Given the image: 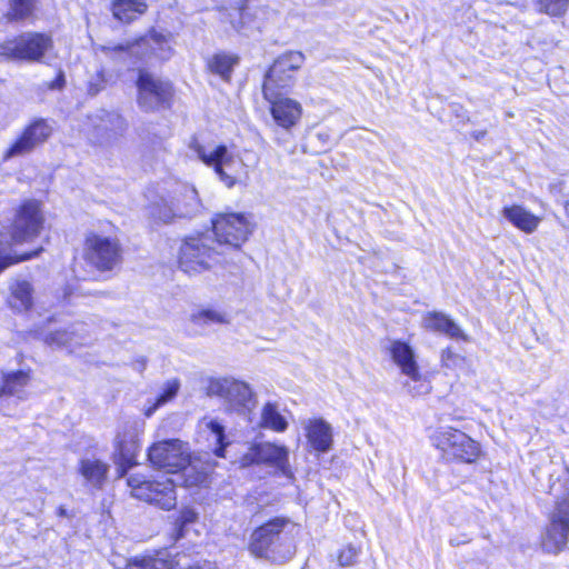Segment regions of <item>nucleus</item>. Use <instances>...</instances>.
I'll list each match as a JSON object with an SVG mask.
<instances>
[{"label": "nucleus", "mask_w": 569, "mask_h": 569, "mask_svg": "<svg viewBox=\"0 0 569 569\" xmlns=\"http://www.w3.org/2000/svg\"><path fill=\"white\" fill-rule=\"evenodd\" d=\"M52 47L43 33H24L0 46V57L11 60L39 61Z\"/></svg>", "instance_id": "ddd939ff"}, {"label": "nucleus", "mask_w": 569, "mask_h": 569, "mask_svg": "<svg viewBox=\"0 0 569 569\" xmlns=\"http://www.w3.org/2000/svg\"><path fill=\"white\" fill-rule=\"evenodd\" d=\"M43 342L51 348H66L70 352L79 346H86L91 342L92 338L88 328L83 323L72 325L68 330H41L36 331Z\"/></svg>", "instance_id": "aec40b11"}, {"label": "nucleus", "mask_w": 569, "mask_h": 569, "mask_svg": "<svg viewBox=\"0 0 569 569\" xmlns=\"http://www.w3.org/2000/svg\"><path fill=\"white\" fill-rule=\"evenodd\" d=\"M569 539V500L556 505L542 538V548L549 553L560 552Z\"/></svg>", "instance_id": "2eb2a0df"}, {"label": "nucleus", "mask_w": 569, "mask_h": 569, "mask_svg": "<svg viewBox=\"0 0 569 569\" xmlns=\"http://www.w3.org/2000/svg\"><path fill=\"white\" fill-rule=\"evenodd\" d=\"M52 126L43 119L31 122L3 153V160L30 153L52 133Z\"/></svg>", "instance_id": "f3484780"}, {"label": "nucleus", "mask_w": 569, "mask_h": 569, "mask_svg": "<svg viewBox=\"0 0 569 569\" xmlns=\"http://www.w3.org/2000/svg\"><path fill=\"white\" fill-rule=\"evenodd\" d=\"M144 0H114L112 3V13L121 22L129 23L147 11Z\"/></svg>", "instance_id": "7c9ffc66"}, {"label": "nucleus", "mask_w": 569, "mask_h": 569, "mask_svg": "<svg viewBox=\"0 0 569 569\" xmlns=\"http://www.w3.org/2000/svg\"><path fill=\"white\" fill-rule=\"evenodd\" d=\"M180 383L177 379L169 380L164 383L162 392L156 399V402L146 409V416L150 417L159 407L171 401L178 393Z\"/></svg>", "instance_id": "e433bc0d"}, {"label": "nucleus", "mask_w": 569, "mask_h": 569, "mask_svg": "<svg viewBox=\"0 0 569 569\" xmlns=\"http://www.w3.org/2000/svg\"><path fill=\"white\" fill-rule=\"evenodd\" d=\"M238 61V57L233 53L218 52L208 59L207 67L210 72L219 76L221 79L229 80Z\"/></svg>", "instance_id": "2f4dec72"}, {"label": "nucleus", "mask_w": 569, "mask_h": 569, "mask_svg": "<svg viewBox=\"0 0 569 569\" xmlns=\"http://www.w3.org/2000/svg\"><path fill=\"white\" fill-rule=\"evenodd\" d=\"M58 515L60 517H64V516H67V510L63 507H59Z\"/></svg>", "instance_id": "c03bdc74"}, {"label": "nucleus", "mask_w": 569, "mask_h": 569, "mask_svg": "<svg viewBox=\"0 0 569 569\" xmlns=\"http://www.w3.org/2000/svg\"><path fill=\"white\" fill-rule=\"evenodd\" d=\"M305 437L310 451L326 453L333 445V430L322 418H312L303 422Z\"/></svg>", "instance_id": "5701e85b"}, {"label": "nucleus", "mask_w": 569, "mask_h": 569, "mask_svg": "<svg viewBox=\"0 0 569 569\" xmlns=\"http://www.w3.org/2000/svg\"><path fill=\"white\" fill-rule=\"evenodd\" d=\"M198 520V512L190 507H183L179 510L178 516L173 520L172 536L174 540L184 537L186 528L188 525L194 523Z\"/></svg>", "instance_id": "f704fd0d"}, {"label": "nucleus", "mask_w": 569, "mask_h": 569, "mask_svg": "<svg viewBox=\"0 0 569 569\" xmlns=\"http://www.w3.org/2000/svg\"><path fill=\"white\" fill-rule=\"evenodd\" d=\"M502 216L513 227L528 234L535 232L541 222V218L519 204L505 207Z\"/></svg>", "instance_id": "bb28decb"}, {"label": "nucleus", "mask_w": 569, "mask_h": 569, "mask_svg": "<svg viewBox=\"0 0 569 569\" xmlns=\"http://www.w3.org/2000/svg\"><path fill=\"white\" fill-rule=\"evenodd\" d=\"M200 209L201 202L196 188L190 184H181L170 202L162 197L154 201L150 207V214L154 219L170 222L176 217H191L198 213Z\"/></svg>", "instance_id": "9b49d317"}, {"label": "nucleus", "mask_w": 569, "mask_h": 569, "mask_svg": "<svg viewBox=\"0 0 569 569\" xmlns=\"http://www.w3.org/2000/svg\"><path fill=\"white\" fill-rule=\"evenodd\" d=\"M422 327L430 331L441 332L450 338L467 340L460 327L442 312H427L422 316Z\"/></svg>", "instance_id": "cd10ccee"}, {"label": "nucleus", "mask_w": 569, "mask_h": 569, "mask_svg": "<svg viewBox=\"0 0 569 569\" xmlns=\"http://www.w3.org/2000/svg\"><path fill=\"white\" fill-rule=\"evenodd\" d=\"M209 396L219 397L229 410L244 413L254 407L252 391L243 381L233 378H212L207 386Z\"/></svg>", "instance_id": "f8f14e48"}, {"label": "nucleus", "mask_w": 569, "mask_h": 569, "mask_svg": "<svg viewBox=\"0 0 569 569\" xmlns=\"http://www.w3.org/2000/svg\"><path fill=\"white\" fill-rule=\"evenodd\" d=\"M260 425L276 432H283L288 428L286 418L280 413L276 403L268 402L261 410Z\"/></svg>", "instance_id": "72a5a7b5"}, {"label": "nucleus", "mask_w": 569, "mask_h": 569, "mask_svg": "<svg viewBox=\"0 0 569 569\" xmlns=\"http://www.w3.org/2000/svg\"><path fill=\"white\" fill-rule=\"evenodd\" d=\"M148 458L156 468L163 469L168 473L183 478L186 487H193L206 481L208 468L198 467L196 458L191 457L190 447L179 439H170L153 443L148 451Z\"/></svg>", "instance_id": "7ed1b4c3"}, {"label": "nucleus", "mask_w": 569, "mask_h": 569, "mask_svg": "<svg viewBox=\"0 0 569 569\" xmlns=\"http://www.w3.org/2000/svg\"><path fill=\"white\" fill-rule=\"evenodd\" d=\"M137 452L138 441L133 431H123L117 436L113 462L120 478L124 477L128 470L136 465Z\"/></svg>", "instance_id": "393cba45"}, {"label": "nucleus", "mask_w": 569, "mask_h": 569, "mask_svg": "<svg viewBox=\"0 0 569 569\" xmlns=\"http://www.w3.org/2000/svg\"><path fill=\"white\" fill-rule=\"evenodd\" d=\"M189 147L198 159L213 169L226 187L232 188L248 180L249 166L234 149L214 143L203 146L197 140L191 141Z\"/></svg>", "instance_id": "20e7f679"}, {"label": "nucleus", "mask_w": 569, "mask_h": 569, "mask_svg": "<svg viewBox=\"0 0 569 569\" xmlns=\"http://www.w3.org/2000/svg\"><path fill=\"white\" fill-rule=\"evenodd\" d=\"M138 102L146 110L163 106L172 94L171 84L148 72H140L138 81Z\"/></svg>", "instance_id": "6ab92c4d"}, {"label": "nucleus", "mask_w": 569, "mask_h": 569, "mask_svg": "<svg viewBox=\"0 0 569 569\" xmlns=\"http://www.w3.org/2000/svg\"><path fill=\"white\" fill-rule=\"evenodd\" d=\"M110 466L97 458L87 456L79 460L77 472L82 479V485L91 490H100L107 482Z\"/></svg>", "instance_id": "b1692460"}, {"label": "nucleus", "mask_w": 569, "mask_h": 569, "mask_svg": "<svg viewBox=\"0 0 569 569\" xmlns=\"http://www.w3.org/2000/svg\"><path fill=\"white\" fill-rule=\"evenodd\" d=\"M430 440L446 460L473 463L481 456L479 442L450 426L438 427L432 432Z\"/></svg>", "instance_id": "0eeeda50"}, {"label": "nucleus", "mask_w": 569, "mask_h": 569, "mask_svg": "<svg viewBox=\"0 0 569 569\" xmlns=\"http://www.w3.org/2000/svg\"><path fill=\"white\" fill-rule=\"evenodd\" d=\"M387 351L403 378L401 383L406 392L418 397L431 391V382L421 371L416 352L408 342L398 339L390 340Z\"/></svg>", "instance_id": "423d86ee"}, {"label": "nucleus", "mask_w": 569, "mask_h": 569, "mask_svg": "<svg viewBox=\"0 0 569 569\" xmlns=\"http://www.w3.org/2000/svg\"><path fill=\"white\" fill-rule=\"evenodd\" d=\"M300 526L286 517H276L253 530L249 550L259 558L284 562L296 552Z\"/></svg>", "instance_id": "f03ea898"}, {"label": "nucleus", "mask_w": 569, "mask_h": 569, "mask_svg": "<svg viewBox=\"0 0 569 569\" xmlns=\"http://www.w3.org/2000/svg\"><path fill=\"white\" fill-rule=\"evenodd\" d=\"M10 290L9 303L13 309L23 311L30 308L32 302V288L28 281L17 280L11 284Z\"/></svg>", "instance_id": "473e14b6"}, {"label": "nucleus", "mask_w": 569, "mask_h": 569, "mask_svg": "<svg viewBox=\"0 0 569 569\" xmlns=\"http://www.w3.org/2000/svg\"><path fill=\"white\" fill-rule=\"evenodd\" d=\"M34 0H11L9 16L11 19H24L33 10Z\"/></svg>", "instance_id": "4c0bfd02"}, {"label": "nucleus", "mask_w": 569, "mask_h": 569, "mask_svg": "<svg viewBox=\"0 0 569 569\" xmlns=\"http://www.w3.org/2000/svg\"><path fill=\"white\" fill-rule=\"evenodd\" d=\"M97 119L99 122L92 121V133L88 132L93 143H109L116 137L117 131L123 129V119L117 113L102 111Z\"/></svg>", "instance_id": "a878e982"}, {"label": "nucleus", "mask_w": 569, "mask_h": 569, "mask_svg": "<svg viewBox=\"0 0 569 569\" xmlns=\"http://www.w3.org/2000/svg\"><path fill=\"white\" fill-rule=\"evenodd\" d=\"M191 321L197 326H207L212 323H227L228 315L216 309L198 310L191 315Z\"/></svg>", "instance_id": "c9c22d12"}, {"label": "nucleus", "mask_w": 569, "mask_h": 569, "mask_svg": "<svg viewBox=\"0 0 569 569\" xmlns=\"http://www.w3.org/2000/svg\"><path fill=\"white\" fill-rule=\"evenodd\" d=\"M176 483L174 479L164 476L157 480H147L141 475H131L128 478L132 497L164 510H171L176 507Z\"/></svg>", "instance_id": "1a4fd4ad"}, {"label": "nucleus", "mask_w": 569, "mask_h": 569, "mask_svg": "<svg viewBox=\"0 0 569 569\" xmlns=\"http://www.w3.org/2000/svg\"><path fill=\"white\" fill-rule=\"evenodd\" d=\"M263 96L270 103V112L278 126L289 129L299 121L302 108L297 100L277 94L271 87L263 88Z\"/></svg>", "instance_id": "412c9836"}, {"label": "nucleus", "mask_w": 569, "mask_h": 569, "mask_svg": "<svg viewBox=\"0 0 569 569\" xmlns=\"http://www.w3.org/2000/svg\"><path fill=\"white\" fill-rule=\"evenodd\" d=\"M129 569H181V560L168 550H159L152 555L136 557L127 562ZM187 569H218L214 563L204 561Z\"/></svg>", "instance_id": "4be33fe9"}, {"label": "nucleus", "mask_w": 569, "mask_h": 569, "mask_svg": "<svg viewBox=\"0 0 569 569\" xmlns=\"http://www.w3.org/2000/svg\"><path fill=\"white\" fill-rule=\"evenodd\" d=\"M465 362V358L456 352H453L450 348L442 350L441 352V365L442 367L455 370L460 368Z\"/></svg>", "instance_id": "ea45409f"}, {"label": "nucleus", "mask_w": 569, "mask_h": 569, "mask_svg": "<svg viewBox=\"0 0 569 569\" xmlns=\"http://www.w3.org/2000/svg\"><path fill=\"white\" fill-rule=\"evenodd\" d=\"M30 381V370H18L3 377V385L0 388V399L4 396L24 398V388Z\"/></svg>", "instance_id": "c756f323"}, {"label": "nucleus", "mask_w": 569, "mask_h": 569, "mask_svg": "<svg viewBox=\"0 0 569 569\" xmlns=\"http://www.w3.org/2000/svg\"><path fill=\"white\" fill-rule=\"evenodd\" d=\"M305 56L300 51H289L278 57L270 67L263 88H289L295 80V72L301 68Z\"/></svg>", "instance_id": "a211bd4d"}, {"label": "nucleus", "mask_w": 569, "mask_h": 569, "mask_svg": "<svg viewBox=\"0 0 569 569\" xmlns=\"http://www.w3.org/2000/svg\"><path fill=\"white\" fill-rule=\"evenodd\" d=\"M565 211H566L567 217L569 218V200L566 201V203H565Z\"/></svg>", "instance_id": "a18cd8bd"}, {"label": "nucleus", "mask_w": 569, "mask_h": 569, "mask_svg": "<svg viewBox=\"0 0 569 569\" xmlns=\"http://www.w3.org/2000/svg\"><path fill=\"white\" fill-rule=\"evenodd\" d=\"M234 16H237L239 19L236 20L232 18V20H231L232 27L239 32L244 31L246 24H247L246 19L248 17L247 9L244 7H239V8L234 9Z\"/></svg>", "instance_id": "79ce46f5"}, {"label": "nucleus", "mask_w": 569, "mask_h": 569, "mask_svg": "<svg viewBox=\"0 0 569 569\" xmlns=\"http://www.w3.org/2000/svg\"><path fill=\"white\" fill-rule=\"evenodd\" d=\"M254 224L244 213H219L212 219L218 247L239 249L252 233Z\"/></svg>", "instance_id": "9d476101"}, {"label": "nucleus", "mask_w": 569, "mask_h": 569, "mask_svg": "<svg viewBox=\"0 0 569 569\" xmlns=\"http://www.w3.org/2000/svg\"><path fill=\"white\" fill-rule=\"evenodd\" d=\"M357 557L358 550L352 546H348L340 551L338 561L341 566H350L355 562Z\"/></svg>", "instance_id": "a19ab883"}, {"label": "nucleus", "mask_w": 569, "mask_h": 569, "mask_svg": "<svg viewBox=\"0 0 569 569\" xmlns=\"http://www.w3.org/2000/svg\"><path fill=\"white\" fill-rule=\"evenodd\" d=\"M43 222L41 204L37 200H26L16 209L11 224L0 230V272L13 263L32 259L40 253L41 248L18 256L13 244L31 242L39 237Z\"/></svg>", "instance_id": "f257e3e1"}, {"label": "nucleus", "mask_w": 569, "mask_h": 569, "mask_svg": "<svg viewBox=\"0 0 569 569\" xmlns=\"http://www.w3.org/2000/svg\"><path fill=\"white\" fill-rule=\"evenodd\" d=\"M104 82L102 73H98L97 82L91 81L89 83L88 91L90 94H97L102 89V83Z\"/></svg>", "instance_id": "37998d69"}, {"label": "nucleus", "mask_w": 569, "mask_h": 569, "mask_svg": "<svg viewBox=\"0 0 569 569\" xmlns=\"http://www.w3.org/2000/svg\"><path fill=\"white\" fill-rule=\"evenodd\" d=\"M173 36L170 32H160L151 30L139 40L127 43L126 46L104 47L107 53H122L126 56H136L138 60L159 61L169 60L173 54Z\"/></svg>", "instance_id": "6e6552de"}, {"label": "nucleus", "mask_w": 569, "mask_h": 569, "mask_svg": "<svg viewBox=\"0 0 569 569\" xmlns=\"http://www.w3.org/2000/svg\"><path fill=\"white\" fill-rule=\"evenodd\" d=\"M538 3L543 12L560 16L567 10L569 0H538Z\"/></svg>", "instance_id": "58836bf2"}, {"label": "nucleus", "mask_w": 569, "mask_h": 569, "mask_svg": "<svg viewBox=\"0 0 569 569\" xmlns=\"http://www.w3.org/2000/svg\"><path fill=\"white\" fill-rule=\"evenodd\" d=\"M199 428L200 431L207 436L208 440L214 442V455L217 457H224V449L228 446V443L224 442V426L214 418L204 417L199 422Z\"/></svg>", "instance_id": "c85d7f7f"}, {"label": "nucleus", "mask_w": 569, "mask_h": 569, "mask_svg": "<svg viewBox=\"0 0 569 569\" xmlns=\"http://www.w3.org/2000/svg\"><path fill=\"white\" fill-rule=\"evenodd\" d=\"M288 459L289 450L286 446L261 442L248 449L240 459V466L264 465L286 473L289 467Z\"/></svg>", "instance_id": "dca6fc26"}, {"label": "nucleus", "mask_w": 569, "mask_h": 569, "mask_svg": "<svg viewBox=\"0 0 569 569\" xmlns=\"http://www.w3.org/2000/svg\"><path fill=\"white\" fill-rule=\"evenodd\" d=\"M224 251L209 234L187 238L178 257L179 268L190 276L200 274L214 269L223 260Z\"/></svg>", "instance_id": "39448f33"}, {"label": "nucleus", "mask_w": 569, "mask_h": 569, "mask_svg": "<svg viewBox=\"0 0 569 569\" xmlns=\"http://www.w3.org/2000/svg\"><path fill=\"white\" fill-rule=\"evenodd\" d=\"M60 87V80H57L54 84H52V88Z\"/></svg>", "instance_id": "49530a36"}, {"label": "nucleus", "mask_w": 569, "mask_h": 569, "mask_svg": "<svg viewBox=\"0 0 569 569\" xmlns=\"http://www.w3.org/2000/svg\"><path fill=\"white\" fill-rule=\"evenodd\" d=\"M84 259L99 270H111L121 261V247L117 238L90 233L86 238Z\"/></svg>", "instance_id": "4468645a"}]
</instances>
